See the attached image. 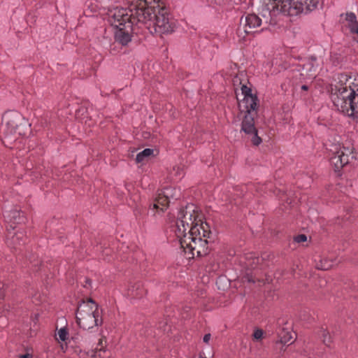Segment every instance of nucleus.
Segmentation results:
<instances>
[{
  "label": "nucleus",
  "mask_w": 358,
  "mask_h": 358,
  "mask_svg": "<svg viewBox=\"0 0 358 358\" xmlns=\"http://www.w3.org/2000/svg\"><path fill=\"white\" fill-rule=\"evenodd\" d=\"M256 115L257 113H246L242 122L241 130L250 136L251 141L255 145H258L262 143V139L257 135V130L255 126Z\"/></svg>",
  "instance_id": "obj_8"
},
{
  "label": "nucleus",
  "mask_w": 358,
  "mask_h": 358,
  "mask_svg": "<svg viewBox=\"0 0 358 358\" xmlns=\"http://www.w3.org/2000/svg\"><path fill=\"white\" fill-rule=\"evenodd\" d=\"M146 291L141 282L130 285L127 290V296L131 299H139L143 296Z\"/></svg>",
  "instance_id": "obj_13"
},
{
  "label": "nucleus",
  "mask_w": 358,
  "mask_h": 358,
  "mask_svg": "<svg viewBox=\"0 0 358 358\" xmlns=\"http://www.w3.org/2000/svg\"><path fill=\"white\" fill-rule=\"evenodd\" d=\"M278 341L282 344H287L288 343H292V336L290 331L288 330H285L282 329L280 331L278 332Z\"/></svg>",
  "instance_id": "obj_19"
},
{
  "label": "nucleus",
  "mask_w": 358,
  "mask_h": 358,
  "mask_svg": "<svg viewBox=\"0 0 358 358\" xmlns=\"http://www.w3.org/2000/svg\"><path fill=\"white\" fill-rule=\"evenodd\" d=\"M117 0H100V1L101 3H103L106 6H109V5H108V3H110V1H116Z\"/></svg>",
  "instance_id": "obj_35"
},
{
  "label": "nucleus",
  "mask_w": 358,
  "mask_h": 358,
  "mask_svg": "<svg viewBox=\"0 0 358 358\" xmlns=\"http://www.w3.org/2000/svg\"><path fill=\"white\" fill-rule=\"evenodd\" d=\"M260 261V258L256 256L254 253L247 254L245 257V267L247 270L255 269L257 267Z\"/></svg>",
  "instance_id": "obj_17"
},
{
  "label": "nucleus",
  "mask_w": 358,
  "mask_h": 358,
  "mask_svg": "<svg viewBox=\"0 0 358 358\" xmlns=\"http://www.w3.org/2000/svg\"><path fill=\"white\" fill-rule=\"evenodd\" d=\"M127 3H133L137 5H146L148 2H153L154 0H126Z\"/></svg>",
  "instance_id": "obj_29"
},
{
  "label": "nucleus",
  "mask_w": 358,
  "mask_h": 358,
  "mask_svg": "<svg viewBox=\"0 0 358 358\" xmlns=\"http://www.w3.org/2000/svg\"><path fill=\"white\" fill-rule=\"evenodd\" d=\"M320 336L322 339L323 343L328 346L331 343V336L329 332L325 329H322L320 333Z\"/></svg>",
  "instance_id": "obj_26"
},
{
  "label": "nucleus",
  "mask_w": 358,
  "mask_h": 358,
  "mask_svg": "<svg viewBox=\"0 0 358 358\" xmlns=\"http://www.w3.org/2000/svg\"><path fill=\"white\" fill-rule=\"evenodd\" d=\"M239 108L246 113H257V98L255 95H248L239 101Z\"/></svg>",
  "instance_id": "obj_11"
},
{
  "label": "nucleus",
  "mask_w": 358,
  "mask_h": 358,
  "mask_svg": "<svg viewBox=\"0 0 358 358\" xmlns=\"http://www.w3.org/2000/svg\"><path fill=\"white\" fill-rule=\"evenodd\" d=\"M29 261L30 264H31V267H33V268L36 267L39 264H41V262L37 259V257H30L29 258Z\"/></svg>",
  "instance_id": "obj_30"
},
{
  "label": "nucleus",
  "mask_w": 358,
  "mask_h": 358,
  "mask_svg": "<svg viewBox=\"0 0 358 358\" xmlns=\"http://www.w3.org/2000/svg\"><path fill=\"white\" fill-rule=\"evenodd\" d=\"M331 99L336 109L348 116L358 114V78L338 74L329 85Z\"/></svg>",
  "instance_id": "obj_4"
},
{
  "label": "nucleus",
  "mask_w": 358,
  "mask_h": 358,
  "mask_svg": "<svg viewBox=\"0 0 358 358\" xmlns=\"http://www.w3.org/2000/svg\"><path fill=\"white\" fill-rule=\"evenodd\" d=\"M76 321L80 327L85 330L101 325L102 319L98 305L90 299L83 301L77 308Z\"/></svg>",
  "instance_id": "obj_5"
},
{
  "label": "nucleus",
  "mask_w": 358,
  "mask_h": 358,
  "mask_svg": "<svg viewBox=\"0 0 358 358\" xmlns=\"http://www.w3.org/2000/svg\"><path fill=\"white\" fill-rule=\"evenodd\" d=\"M37 318H38V315H35V317H34V320H37Z\"/></svg>",
  "instance_id": "obj_40"
},
{
  "label": "nucleus",
  "mask_w": 358,
  "mask_h": 358,
  "mask_svg": "<svg viewBox=\"0 0 358 358\" xmlns=\"http://www.w3.org/2000/svg\"><path fill=\"white\" fill-rule=\"evenodd\" d=\"M294 241L296 243H303L307 241V237L304 234H300V235L296 236L294 238Z\"/></svg>",
  "instance_id": "obj_31"
},
{
  "label": "nucleus",
  "mask_w": 358,
  "mask_h": 358,
  "mask_svg": "<svg viewBox=\"0 0 358 358\" xmlns=\"http://www.w3.org/2000/svg\"><path fill=\"white\" fill-rule=\"evenodd\" d=\"M248 281L255 282V280L252 277H250V278H248Z\"/></svg>",
  "instance_id": "obj_39"
},
{
  "label": "nucleus",
  "mask_w": 358,
  "mask_h": 358,
  "mask_svg": "<svg viewBox=\"0 0 358 358\" xmlns=\"http://www.w3.org/2000/svg\"><path fill=\"white\" fill-rule=\"evenodd\" d=\"M134 26H136V24L129 22L127 25L116 27L117 30L115 34V41L123 45H127L131 41V33Z\"/></svg>",
  "instance_id": "obj_10"
},
{
  "label": "nucleus",
  "mask_w": 358,
  "mask_h": 358,
  "mask_svg": "<svg viewBox=\"0 0 358 358\" xmlns=\"http://www.w3.org/2000/svg\"><path fill=\"white\" fill-rule=\"evenodd\" d=\"M31 357H32V356L29 353H26L24 355L20 356V358H31Z\"/></svg>",
  "instance_id": "obj_36"
},
{
  "label": "nucleus",
  "mask_w": 358,
  "mask_h": 358,
  "mask_svg": "<svg viewBox=\"0 0 358 358\" xmlns=\"http://www.w3.org/2000/svg\"><path fill=\"white\" fill-rule=\"evenodd\" d=\"M173 230L187 258L208 254V238L211 231L209 225L202 221L194 204H187L179 210Z\"/></svg>",
  "instance_id": "obj_1"
},
{
  "label": "nucleus",
  "mask_w": 358,
  "mask_h": 358,
  "mask_svg": "<svg viewBox=\"0 0 358 358\" xmlns=\"http://www.w3.org/2000/svg\"><path fill=\"white\" fill-rule=\"evenodd\" d=\"M153 155V150L150 148H146L143 150L142 152H140L136 158V160L138 163H143L146 162L148 158Z\"/></svg>",
  "instance_id": "obj_20"
},
{
  "label": "nucleus",
  "mask_w": 358,
  "mask_h": 358,
  "mask_svg": "<svg viewBox=\"0 0 358 358\" xmlns=\"http://www.w3.org/2000/svg\"><path fill=\"white\" fill-rule=\"evenodd\" d=\"M31 294L32 302L36 305H39L45 301V295L40 293L38 291L33 290Z\"/></svg>",
  "instance_id": "obj_23"
},
{
  "label": "nucleus",
  "mask_w": 358,
  "mask_h": 358,
  "mask_svg": "<svg viewBox=\"0 0 358 358\" xmlns=\"http://www.w3.org/2000/svg\"><path fill=\"white\" fill-rule=\"evenodd\" d=\"M109 253V250L108 249H106L104 251H103V255H108Z\"/></svg>",
  "instance_id": "obj_38"
},
{
  "label": "nucleus",
  "mask_w": 358,
  "mask_h": 358,
  "mask_svg": "<svg viewBox=\"0 0 358 358\" xmlns=\"http://www.w3.org/2000/svg\"><path fill=\"white\" fill-rule=\"evenodd\" d=\"M173 170H176V174H178V177L180 178V176L182 175V170L180 167H177L176 169L174 168Z\"/></svg>",
  "instance_id": "obj_32"
},
{
  "label": "nucleus",
  "mask_w": 358,
  "mask_h": 358,
  "mask_svg": "<svg viewBox=\"0 0 358 358\" xmlns=\"http://www.w3.org/2000/svg\"><path fill=\"white\" fill-rule=\"evenodd\" d=\"M57 339L62 341H66L69 338V333L66 328H61L57 331Z\"/></svg>",
  "instance_id": "obj_25"
},
{
  "label": "nucleus",
  "mask_w": 358,
  "mask_h": 358,
  "mask_svg": "<svg viewBox=\"0 0 358 358\" xmlns=\"http://www.w3.org/2000/svg\"><path fill=\"white\" fill-rule=\"evenodd\" d=\"M320 0H268L261 8L258 15L248 14L242 17L238 32L242 34H253L258 31V29L263 30L266 28L265 25L275 24L277 17L283 13L288 15H296L304 10H312L315 9Z\"/></svg>",
  "instance_id": "obj_2"
},
{
  "label": "nucleus",
  "mask_w": 358,
  "mask_h": 358,
  "mask_svg": "<svg viewBox=\"0 0 358 358\" xmlns=\"http://www.w3.org/2000/svg\"><path fill=\"white\" fill-rule=\"evenodd\" d=\"M3 217L7 222L10 223H20L24 220V216L20 215V212L16 209L11 211H5Z\"/></svg>",
  "instance_id": "obj_16"
},
{
  "label": "nucleus",
  "mask_w": 358,
  "mask_h": 358,
  "mask_svg": "<svg viewBox=\"0 0 358 358\" xmlns=\"http://www.w3.org/2000/svg\"><path fill=\"white\" fill-rule=\"evenodd\" d=\"M5 285L3 282H0V296L3 295V289H4Z\"/></svg>",
  "instance_id": "obj_34"
},
{
  "label": "nucleus",
  "mask_w": 358,
  "mask_h": 358,
  "mask_svg": "<svg viewBox=\"0 0 358 358\" xmlns=\"http://www.w3.org/2000/svg\"><path fill=\"white\" fill-rule=\"evenodd\" d=\"M210 334H206L204 336H203V342L208 343L210 339Z\"/></svg>",
  "instance_id": "obj_33"
},
{
  "label": "nucleus",
  "mask_w": 358,
  "mask_h": 358,
  "mask_svg": "<svg viewBox=\"0 0 358 358\" xmlns=\"http://www.w3.org/2000/svg\"><path fill=\"white\" fill-rule=\"evenodd\" d=\"M15 227L10 224L8 228L6 235V244L8 247L17 249L18 246L22 245L25 243V235L24 231H14Z\"/></svg>",
  "instance_id": "obj_9"
},
{
  "label": "nucleus",
  "mask_w": 358,
  "mask_h": 358,
  "mask_svg": "<svg viewBox=\"0 0 358 358\" xmlns=\"http://www.w3.org/2000/svg\"><path fill=\"white\" fill-rule=\"evenodd\" d=\"M264 335V331L262 329H257L255 330L253 333L254 339L259 341L262 338Z\"/></svg>",
  "instance_id": "obj_28"
},
{
  "label": "nucleus",
  "mask_w": 358,
  "mask_h": 358,
  "mask_svg": "<svg viewBox=\"0 0 358 358\" xmlns=\"http://www.w3.org/2000/svg\"><path fill=\"white\" fill-rule=\"evenodd\" d=\"M301 88V90H302L303 91H305V92H306V91H308V85H302Z\"/></svg>",
  "instance_id": "obj_37"
},
{
  "label": "nucleus",
  "mask_w": 358,
  "mask_h": 358,
  "mask_svg": "<svg viewBox=\"0 0 358 358\" xmlns=\"http://www.w3.org/2000/svg\"><path fill=\"white\" fill-rule=\"evenodd\" d=\"M315 62V59H312L309 63L304 65L303 67V71H305L306 73H301V76H305L306 78H315L316 76V71H317V67L315 66V65L313 64Z\"/></svg>",
  "instance_id": "obj_18"
},
{
  "label": "nucleus",
  "mask_w": 358,
  "mask_h": 358,
  "mask_svg": "<svg viewBox=\"0 0 358 358\" xmlns=\"http://www.w3.org/2000/svg\"><path fill=\"white\" fill-rule=\"evenodd\" d=\"M170 203L169 199L162 192H159L155 200L153 209L159 210L164 212L169 206Z\"/></svg>",
  "instance_id": "obj_14"
},
{
  "label": "nucleus",
  "mask_w": 358,
  "mask_h": 358,
  "mask_svg": "<svg viewBox=\"0 0 358 358\" xmlns=\"http://www.w3.org/2000/svg\"><path fill=\"white\" fill-rule=\"evenodd\" d=\"M241 94L243 97H246L248 95H252L251 93L250 88L248 87L246 85H243L241 87Z\"/></svg>",
  "instance_id": "obj_27"
},
{
  "label": "nucleus",
  "mask_w": 358,
  "mask_h": 358,
  "mask_svg": "<svg viewBox=\"0 0 358 358\" xmlns=\"http://www.w3.org/2000/svg\"><path fill=\"white\" fill-rule=\"evenodd\" d=\"M129 8H124L120 7L108 8V21L112 26L116 27L127 25L129 22L131 24H136L134 16L131 15L132 10H136L137 6L131 2L127 3Z\"/></svg>",
  "instance_id": "obj_7"
},
{
  "label": "nucleus",
  "mask_w": 358,
  "mask_h": 358,
  "mask_svg": "<svg viewBox=\"0 0 358 358\" xmlns=\"http://www.w3.org/2000/svg\"><path fill=\"white\" fill-rule=\"evenodd\" d=\"M169 199H177L180 196V189L175 187H166L162 192Z\"/></svg>",
  "instance_id": "obj_22"
},
{
  "label": "nucleus",
  "mask_w": 358,
  "mask_h": 358,
  "mask_svg": "<svg viewBox=\"0 0 358 358\" xmlns=\"http://www.w3.org/2000/svg\"><path fill=\"white\" fill-rule=\"evenodd\" d=\"M237 100L239 101V98L238 94H236Z\"/></svg>",
  "instance_id": "obj_41"
},
{
  "label": "nucleus",
  "mask_w": 358,
  "mask_h": 358,
  "mask_svg": "<svg viewBox=\"0 0 358 358\" xmlns=\"http://www.w3.org/2000/svg\"><path fill=\"white\" fill-rule=\"evenodd\" d=\"M327 149L329 152V162L335 171H340L344 166L355 158L352 150L341 144L329 145Z\"/></svg>",
  "instance_id": "obj_6"
},
{
  "label": "nucleus",
  "mask_w": 358,
  "mask_h": 358,
  "mask_svg": "<svg viewBox=\"0 0 358 358\" xmlns=\"http://www.w3.org/2000/svg\"><path fill=\"white\" fill-rule=\"evenodd\" d=\"M75 353L78 355V358H96V352L94 350L85 351L76 349L75 350Z\"/></svg>",
  "instance_id": "obj_21"
},
{
  "label": "nucleus",
  "mask_w": 358,
  "mask_h": 358,
  "mask_svg": "<svg viewBox=\"0 0 358 358\" xmlns=\"http://www.w3.org/2000/svg\"><path fill=\"white\" fill-rule=\"evenodd\" d=\"M131 11L136 27L145 28L152 34H169L174 29V20L163 0L137 5L136 9Z\"/></svg>",
  "instance_id": "obj_3"
},
{
  "label": "nucleus",
  "mask_w": 358,
  "mask_h": 358,
  "mask_svg": "<svg viewBox=\"0 0 358 358\" xmlns=\"http://www.w3.org/2000/svg\"><path fill=\"white\" fill-rule=\"evenodd\" d=\"M106 339L102 337L99 339L96 348L94 349L96 352V357L99 358H109L111 355L110 351L106 348Z\"/></svg>",
  "instance_id": "obj_15"
},
{
  "label": "nucleus",
  "mask_w": 358,
  "mask_h": 358,
  "mask_svg": "<svg viewBox=\"0 0 358 358\" xmlns=\"http://www.w3.org/2000/svg\"><path fill=\"white\" fill-rule=\"evenodd\" d=\"M333 266L332 260H329L327 258L322 259L319 263L317 264L316 267L320 270H328Z\"/></svg>",
  "instance_id": "obj_24"
},
{
  "label": "nucleus",
  "mask_w": 358,
  "mask_h": 358,
  "mask_svg": "<svg viewBox=\"0 0 358 358\" xmlns=\"http://www.w3.org/2000/svg\"><path fill=\"white\" fill-rule=\"evenodd\" d=\"M202 358H207V357H202Z\"/></svg>",
  "instance_id": "obj_42"
},
{
  "label": "nucleus",
  "mask_w": 358,
  "mask_h": 358,
  "mask_svg": "<svg viewBox=\"0 0 358 358\" xmlns=\"http://www.w3.org/2000/svg\"><path fill=\"white\" fill-rule=\"evenodd\" d=\"M343 23V27L348 29L350 33L357 35V41L358 42V21L356 15L352 13H346Z\"/></svg>",
  "instance_id": "obj_12"
}]
</instances>
